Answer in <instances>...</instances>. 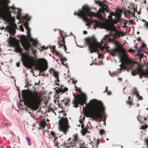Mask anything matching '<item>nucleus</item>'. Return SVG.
Wrapping results in <instances>:
<instances>
[{
    "label": "nucleus",
    "mask_w": 148,
    "mask_h": 148,
    "mask_svg": "<svg viewBox=\"0 0 148 148\" xmlns=\"http://www.w3.org/2000/svg\"><path fill=\"white\" fill-rule=\"evenodd\" d=\"M74 14L75 15H77L82 17L83 20L86 22V25L89 26V27L90 25L93 24L94 29L97 27L102 29V23L95 20H93L91 19H89L87 17L93 16L102 20V16H101L100 13L92 12L91 11V9L88 5H85L83 6L82 10H79L78 12H75Z\"/></svg>",
    "instance_id": "obj_1"
},
{
    "label": "nucleus",
    "mask_w": 148,
    "mask_h": 148,
    "mask_svg": "<svg viewBox=\"0 0 148 148\" xmlns=\"http://www.w3.org/2000/svg\"><path fill=\"white\" fill-rule=\"evenodd\" d=\"M121 57L122 59L124 60V63L120 65L127 71L129 72H131V74L133 76H135L137 74H138L139 78H142L143 76L148 78V72H144L142 71L140 64L135 62L130 59H126L125 55H123Z\"/></svg>",
    "instance_id": "obj_2"
},
{
    "label": "nucleus",
    "mask_w": 148,
    "mask_h": 148,
    "mask_svg": "<svg viewBox=\"0 0 148 148\" xmlns=\"http://www.w3.org/2000/svg\"><path fill=\"white\" fill-rule=\"evenodd\" d=\"M20 41L22 46L24 47L27 52L25 53L22 52L23 50L19 46H17L15 48L21 54V59L23 65L25 67H27L28 65L32 63L33 62V57L29 56L28 53L29 49L31 48L32 45L30 42L27 40L26 37L24 35L21 36L20 37Z\"/></svg>",
    "instance_id": "obj_3"
},
{
    "label": "nucleus",
    "mask_w": 148,
    "mask_h": 148,
    "mask_svg": "<svg viewBox=\"0 0 148 148\" xmlns=\"http://www.w3.org/2000/svg\"><path fill=\"white\" fill-rule=\"evenodd\" d=\"M24 104L32 109L36 110L39 107L41 101V96L36 91H29L26 94H23Z\"/></svg>",
    "instance_id": "obj_4"
},
{
    "label": "nucleus",
    "mask_w": 148,
    "mask_h": 148,
    "mask_svg": "<svg viewBox=\"0 0 148 148\" xmlns=\"http://www.w3.org/2000/svg\"><path fill=\"white\" fill-rule=\"evenodd\" d=\"M90 102L93 110L87 112L88 114H85L86 116H89L97 121L99 120L101 121L102 120V102L94 99L91 100Z\"/></svg>",
    "instance_id": "obj_5"
},
{
    "label": "nucleus",
    "mask_w": 148,
    "mask_h": 148,
    "mask_svg": "<svg viewBox=\"0 0 148 148\" xmlns=\"http://www.w3.org/2000/svg\"><path fill=\"white\" fill-rule=\"evenodd\" d=\"M10 1L9 0H0V16L4 20L9 21L10 18L8 12H10V9L12 10L16 8L13 6H9L8 5Z\"/></svg>",
    "instance_id": "obj_6"
},
{
    "label": "nucleus",
    "mask_w": 148,
    "mask_h": 148,
    "mask_svg": "<svg viewBox=\"0 0 148 148\" xmlns=\"http://www.w3.org/2000/svg\"><path fill=\"white\" fill-rule=\"evenodd\" d=\"M85 43L88 45V48L90 51V53L97 52V49H102V40L100 42H98L94 36L86 38L85 39Z\"/></svg>",
    "instance_id": "obj_7"
},
{
    "label": "nucleus",
    "mask_w": 148,
    "mask_h": 148,
    "mask_svg": "<svg viewBox=\"0 0 148 148\" xmlns=\"http://www.w3.org/2000/svg\"><path fill=\"white\" fill-rule=\"evenodd\" d=\"M104 27L109 31L110 34L114 37H119L121 36H123L125 35L123 32L117 30L116 27L110 23H104L102 22V28Z\"/></svg>",
    "instance_id": "obj_8"
},
{
    "label": "nucleus",
    "mask_w": 148,
    "mask_h": 148,
    "mask_svg": "<svg viewBox=\"0 0 148 148\" xmlns=\"http://www.w3.org/2000/svg\"><path fill=\"white\" fill-rule=\"evenodd\" d=\"M114 44L116 47L111 51L112 55L114 56L116 55H120V58L121 61H122L123 64L124 63V60L121 58L123 55H125L126 59H128L125 52V51L122 46L120 45L119 43L116 41L114 42Z\"/></svg>",
    "instance_id": "obj_9"
},
{
    "label": "nucleus",
    "mask_w": 148,
    "mask_h": 148,
    "mask_svg": "<svg viewBox=\"0 0 148 148\" xmlns=\"http://www.w3.org/2000/svg\"><path fill=\"white\" fill-rule=\"evenodd\" d=\"M33 62L31 64L28 65L27 67L31 66L33 65L35 66V68L36 69H38L40 72H42V73L45 71L47 68L45 67H42L41 66L47 63L46 60L44 58H38V60L35 61V59L33 58Z\"/></svg>",
    "instance_id": "obj_10"
},
{
    "label": "nucleus",
    "mask_w": 148,
    "mask_h": 148,
    "mask_svg": "<svg viewBox=\"0 0 148 148\" xmlns=\"http://www.w3.org/2000/svg\"><path fill=\"white\" fill-rule=\"evenodd\" d=\"M86 98L85 95H81L78 94L77 96H74V99L72 101V103L73 105V107L77 108L78 107L79 105L83 106V110L85 108L84 106V104L86 103Z\"/></svg>",
    "instance_id": "obj_11"
},
{
    "label": "nucleus",
    "mask_w": 148,
    "mask_h": 148,
    "mask_svg": "<svg viewBox=\"0 0 148 148\" xmlns=\"http://www.w3.org/2000/svg\"><path fill=\"white\" fill-rule=\"evenodd\" d=\"M61 118L59 120V125L60 129L63 131L65 134H66V132L68 131V129L69 128L68 125V119L62 117H59Z\"/></svg>",
    "instance_id": "obj_12"
},
{
    "label": "nucleus",
    "mask_w": 148,
    "mask_h": 148,
    "mask_svg": "<svg viewBox=\"0 0 148 148\" xmlns=\"http://www.w3.org/2000/svg\"><path fill=\"white\" fill-rule=\"evenodd\" d=\"M71 138H69L68 140V141L69 142L68 143H66L64 141L60 145V146H62L66 148H68L70 147H74L76 146V143L73 141L72 140L71 141Z\"/></svg>",
    "instance_id": "obj_13"
},
{
    "label": "nucleus",
    "mask_w": 148,
    "mask_h": 148,
    "mask_svg": "<svg viewBox=\"0 0 148 148\" xmlns=\"http://www.w3.org/2000/svg\"><path fill=\"white\" fill-rule=\"evenodd\" d=\"M107 2L106 0H103L102 1V21L104 20L103 16L105 15V13L109 12L108 6L105 4Z\"/></svg>",
    "instance_id": "obj_14"
},
{
    "label": "nucleus",
    "mask_w": 148,
    "mask_h": 148,
    "mask_svg": "<svg viewBox=\"0 0 148 148\" xmlns=\"http://www.w3.org/2000/svg\"><path fill=\"white\" fill-rule=\"evenodd\" d=\"M49 119L46 118L42 119L40 124V128L41 129L45 128L47 125H49Z\"/></svg>",
    "instance_id": "obj_15"
},
{
    "label": "nucleus",
    "mask_w": 148,
    "mask_h": 148,
    "mask_svg": "<svg viewBox=\"0 0 148 148\" xmlns=\"http://www.w3.org/2000/svg\"><path fill=\"white\" fill-rule=\"evenodd\" d=\"M68 88L66 87H64V86L61 85L59 88H58V89L56 90V92L58 95L61 93H62V94L65 92L68 91Z\"/></svg>",
    "instance_id": "obj_16"
},
{
    "label": "nucleus",
    "mask_w": 148,
    "mask_h": 148,
    "mask_svg": "<svg viewBox=\"0 0 148 148\" xmlns=\"http://www.w3.org/2000/svg\"><path fill=\"white\" fill-rule=\"evenodd\" d=\"M132 93L133 95H135L139 100L143 99V97L139 95V92L136 88H134L132 90Z\"/></svg>",
    "instance_id": "obj_17"
},
{
    "label": "nucleus",
    "mask_w": 148,
    "mask_h": 148,
    "mask_svg": "<svg viewBox=\"0 0 148 148\" xmlns=\"http://www.w3.org/2000/svg\"><path fill=\"white\" fill-rule=\"evenodd\" d=\"M61 37L62 38V40L59 42L58 45L60 46L59 48L64 46V50L66 51V46L65 45V39L63 35H61Z\"/></svg>",
    "instance_id": "obj_18"
},
{
    "label": "nucleus",
    "mask_w": 148,
    "mask_h": 148,
    "mask_svg": "<svg viewBox=\"0 0 148 148\" xmlns=\"http://www.w3.org/2000/svg\"><path fill=\"white\" fill-rule=\"evenodd\" d=\"M16 39L15 38H13L11 36L8 38V42L10 46H14L15 45V41Z\"/></svg>",
    "instance_id": "obj_19"
},
{
    "label": "nucleus",
    "mask_w": 148,
    "mask_h": 148,
    "mask_svg": "<svg viewBox=\"0 0 148 148\" xmlns=\"http://www.w3.org/2000/svg\"><path fill=\"white\" fill-rule=\"evenodd\" d=\"M105 107L102 104V120L104 122L103 124H106V119L107 117V115L105 112Z\"/></svg>",
    "instance_id": "obj_20"
},
{
    "label": "nucleus",
    "mask_w": 148,
    "mask_h": 148,
    "mask_svg": "<svg viewBox=\"0 0 148 148\" xmlns=\"http://www.w3.org/2000/svg\"><path fill=\"white\" fill-rule=\"evenodd\" d=\"M95 2L96 4L100 6L99 10L96 13H99L101 16H102V2L99 0H95Z\"/></svg>",
    "instance_id": "obj_21"
},
{
    "label": "nucleus",
    "mask_w": 148,
    "mask_h": 148,
    "mask_svg": "<svg viewBox=\"0 0 148 148\" xmlns=\"http://www.w3.org/2000/svg\"><path fill=\"white\" fill-rule=\"evenodd\" d=\"M7 29L8 30L9 32L14 33L13 34L14 35V28L13 25H11L9 26H8L7 27Z\"/></svg>",
    "instance_id": "obj_22"
},
{
    "label": "nucleus",
    "mask_w": 148,
    "mask_h": 148,
    "mask_svg": "<svg viewBox=\"0 0 148 148\" xmlns=\"http://www.w3.org/2000/svg\"><path fill=\"white\" fill-rule=\"evenodd\" d=\"M72 140L76 143L79 140L78 134H76L73 135Z\"/></svg>",
    "instance_id": "obj_23"
},
{
    "label": "nucleus",
    "mask_w": 148,
    "mask_h": 148,
    "mask_svg": "<svg viewBox=\"0 0 148 148\" xmlns=\"http://www.w3.org/2000/svg\"><path fill=\"white\" fill-rule=\"evenodd\" d=\"M62 101L65 105L68 106H69V102L70 101V100L69 98H65Z\"/></svg>",
    "instance_id": "obj_24"
},
{
    "label": "nucleus",
    "mask_w": 148,
    "mask_h": 148,
    "mask_svg": "<svg viewBox=\"0 0 148 148\" xmlns=\"http://www.w3.org/2000/svg\"><path fill=\"white\" fill-rule=\"evenodd\" d=\"M108 13H109L108 14V16L107 17H108V19L109 20H111L112 18V16L114 15V12H110V11Z\"/></svg>",
    "instance_id": "obj_25"
},
{
    "label": "nucleus",
    "mask_w": 148,
    "mask_h": 148,
    "mask_svg": "<svg viewBox=\"0 0 148 148\" xmlns=\"http://www.w3.org/2000/svg\"><path fill=\"white\" fill-rule=\"evenodd\" d=\"M50 134L51 136H52L53 137H55L56 136H57L58 135V134L57 133L53 131H51L50 132ZM58 135H59V134H58Z\"/></svg>",
    "instance_id": "obj_26"
},
{
    "label": "nucleus",
    "mask_w": 148,
    "mask_h": 148,
    "mask_svg": "<svg viewBox=\"0 0 148 148\" xmlns=\"http://www.w3.org/2000/svg\"><path fill=\"white\" fill-rule=\"evenodd\" d=\"M101 57H102V54H99L98 56V57L99 58V60H98V61L99 62L98 63L97 62L96 63V64H100V65H101L102 64V61H101L100 60H99V59H100L99 58Z\"/></svg>",
    "instance_id": "obj_27"
},
{
    "label": "nucleus",
    "mask_w": 148,
    "mask_h": 148,
    "mask_svg": "<svg viewBox=\"0 0 148 148\" xmlns=\"http://www.w3.org/2000/svg\"><path fill=\"white\" fill-rule=\"evenodd\" d=\"M23 18L25 19L27 21L30 20L31 19V17L28 15L27 14L25 15V16L23 17Z\"/></svg>",
    "instance_id": "obj_28"
},
{
    "label": "nucleus",
    "mask_w": 148,
    "mask_h": 148,
    "mask_svg": "<svg viewBox=\"0 0 148 148\" xmlns=\"http://www.w3.org/2000/svg\"><path fill=\"white\" fill-rule=\"evenodd\" d=\"M48 112H53L56 115V113L54 111V110L52 107H51L49 106L48 108Z\"/></svg>",
    "instance_id": "obj_29"
},
{
    "label": "nucleus",
    "mask_w": 148,
    "mask_h": 148,
    "mask_svg": "<svg viewBox=\"0 0 148 148\" xmlns=\"http://www.w3.org/2000/svg\"><path fill=\"white\" fill-rule=\"evenodd\" d=\"M36 51H37L36 50H35L34 49H32V53L34 55L35 58H34V59H35H35H36Z\"/></svg>",
    "instance_id": "obj_30"
},
{
    "label": "nucleus",
    "mask_w": 148,
    "mask_h": 148,
    "mask_svg": "<svg viewBox=\"0 0 148 148\" xmlns=\"http://www.w3.org/2000/svg\"><path fill=\"white\" fill-rule=\"evenodd\" d=\"M106 90L104 92H106L107 93V95H111L112 94V92L110 91H109L107 90L108 87L107 86H106Z\"/></svg>",
    "instance_id": "obj_31"
},
{
    "label": "nucleus",
    "mask_w": 148,
    "mask_h": 148,
    "mask_svg": "<svg viewBox=\"0 0 148 148\" xmlns=\"http://www.w3.org/2000/svg\"><path fill=\"white\" fill-rule=\"evenodd\" d=\"M17 10L18 11V14L16 16V18L17 19H19L20 18V16L21 15L20 11H19V9L18 8H17Z\"/></svg>",
    "instance_id": "obj_32"
},
{
    "label": "nucleus",
    "mask_w": 148,
    "mask_h": 148,
    "mask_svg": "<svg viewBox=\"0 0 148 148\" xmlns=\"http://www.w3.org/2000/svg\"><path fill=\"white\" fill-rule=\"evenodd\" d=\"M87 132V129L86 128H84L82 129V133L83 135L85 134Z\"/></svg>",
    "instance_id": "obj_33"
},
{
    "label": "nucleus",
    "mask_w": 148,
    "mask_h": 148,
    "mask_svg": "<svg viewBox=\"0 0 148 148\" xmlns=\"http://www.w3.org/2000/svg\"><path fill=\"white\" fill-rule=\"evenodd\" d=\"M53 76L56 78L58 77V73L57 71H55L53 74Z\"/></svg>",
    "instance_id": "obj_34"
},
{
    "label": "nucleus",
    "mask_w": 148,
    "mask_h": 148,
    "mask_svg": "<svg viewBox=\"0 0 148 148\" xmlns=\"http://www.w3.org/2000/svg\"><path fill=\"white\" fill-rule=\"evenodd\" d=\"M54 144V146H56L57 147H59V143L58 141H56L55 142V143L53 142Z\"/></svg>",
    "instance_id": "obj_35"
},
{
    "label": "nucleus",
    "mask_w": 148,
    "mask_h": 148,
    "mask_svg": "<svg viewBox=\"0 0 148 148\" xmlns=\"http://www.w3.org/2000/svg\"><path fill=\"white\" fill-rule=\"evenodd\" d=\"M56 71L53 68H51L49 70V73L50 74H53Z\"/></svg>",
    "instance_id": "obj_36"
},
{
    "label": "nucleus",
    "mask_w": 148,
    "mask_h": 148,
    "mask_svg": "<svg viewBox=\"0 0 148 148\" xmlns=\"http://www.w3.org/2000/svg\"><path fill=\"white\" fill-rule=\"evenodd\" d=\"M24 26L25 27V28L27 30L30 29V28L29 27L27 23H24Z\"/></svg>",
    "instance_id": "obj_37"
},
{
    "label": "nucleus",
    "mask_w": 148,
    "mask_h": 148,
    "mask_svg": "<svg viewBox=\"0 0 148 148\" xmlns=\"http://www.w3.org/2000/svg\"><path fill=\"white\" fill-rule=\"evenodd\" d=\"M126 103L127 104L130 105V106H131V105L132 104V102L131 101H127L126 102Z\"/></svg>",
    "instance_id": "obj_38"
},
{
    "label": "nucleus",
    "mask_w": 148,
    "mask_h": 148,
    "mask_svg": "<svg viewBox=\"0 0 148 148\" xmlns=\"http://www.w3.org/2000/svg\"><path fill=\"white\" fill-rule=\"evenodd\" d=\"M26 138L27 140L28 145H31V143L30 140V138L27 137H26Z\"/></svg>",
    "instance_id": "obj_39"
},
{
    "label": "nucleus",
    "mask_w": 148,
    "mask_h": 148,
    "mask_svg": "<svg viewBox=\"0 0 148 148\" xmlns=\"http://www.w3.org/2000/svg\"><path fill=\"white\" fill-rule=\"evenodd\" d=\"M106 47V44H105L104 42L103 41V40H102V50H103Z\"/></svg>",
    "instance_id": "obj_40"
},
{
    "label": "nucleus",
    "mask_w": 148,
    "mask_h": 148,
    "mask_svg": "<svg viewBox=\"0 0 148 148\" xmlns=\"http://www.w3.org/2000/svg\"><path fill=\"white\" fill-rule=\"evenodd\" d=\"M31 41L33 42L34 45H35L37 44L36 41L34 40L33 38L31 39Z\"/></svg>",
    "instance_id": "obj_41"
},
{
    "label": "nucleus",
    "mask_w": 148,
    "mask_h": 148,
    "mask_svg": "<svg viewBox=\"0 0 148 148\" xmlns=\"http://www.w3.org/2000/svg\"><path fill=\"white\" fill-rule=\"evenodd\" d=\"M27 36L28 37H30V29L29 30H27Z\"/></svg>",
    "instance_id": "obj_42"
},
{
    "label": "nucleus",
    "mask_w": 148,
    "mask_h": 148,
    "mask_svg": "<svg viewBox=\"0 0 148 148\" xmlns=\"http://www.w3.org/2000/svg\"><path fill=\"white\" fill-rule=\"evenodd\" d=\"M148 125H142L141 126V128L143 129H145L147 127Z\"/></svg>",
    "instance_id": "obj_43"
},
{
    "label": "nucleus",
    "mask_w": 148,
    "mask_h": 148,
    "mask_svg": "<svg viewBox=\"0 0 148 148\" xmlns=\"http://www.w3.org/2000/svg\"><path fill=\"white\" fill-rule=\"evenodd\" d=\"M143 55L142 54H140L138 55V58L139 59V62H140L141 59L143 58Z\"/></svg>",
    "instance_id": "obj_44"
},
{
    "label": "nucleus",
    "mask_w": 148,
    "mask_h": 148,
    "mask_svg": "<svg viewBox=\"0 0 148 148\" xmlns=\"http://www.w3.org/2000/svg\"><path fill=\"white\" fill-rule=\"evenodd\" d=\"M143 21H145V24L144 26L148 28V22H145L144 20H143Z\"/></svg>",
    "instance_id": "obj_45"
},
{
    "label": "nucleus",
    "mask_w": 148,
    "mask_h": 148,
    "mask_svg": "<svg viewBox=\"0 0 148 148\" xmlns=\"http://www.w3.org/2000/svg\"><path fill=\"white\" fill-rule=\"evenodd\" d=\"M58 136H56L55 137H54V139L53 140V141L55 143V142L56 141H57V140L58 139Z\"/></svg>",
    "instance_id": "obj_46"
},
{
    "label": "nucleus",
    "mask_w": 148,
    "mask_h": 148,
    "mask_svg": "<svg viewBox=\"0 0 148 148\" xmlns=\"http://www.w3.org/2000/svg\"><path fill=\"white\" fill-rule=\"evenodd\" d=\"M62 61H66L67 60V59L64 57L62 58H61Z\"/></svg>",
    "instance_id": "obj_47"
},
{
    "label": "nucleus",
    "mask_w": 148,
    "mask_h": 148,
    "mask_svg": "<svg viewBox=\"0 0 148 148\" xmlns=\"http://www.w3.org/2000/svg\"><path fill=\"white\" fill-rule=\"evenodd\" d=\"M72 80H73L72 83L75 84L77 82V80H74V79H72Z\"/></svg>",
    "instance_id": "obj_48"
},
{
    "label": "nucleus",
    "mask_w": 148,
    "mask_h": 148,
    "mask_svg": "<svg viewBox=\"0 0 148 148\" xmlns=\"http://www.w3.org/2000/svg\"><path fill=\"white\" fill-rule=\"evenodd\" d=\"M41 48H42V49H47L48 48L47 47H46L45 46L43 45Z\"/></svg>",
    "instance_id": "obj_49"
},
{
    "label": "nucleus",
    "mask_w": 148,
    "mask_h": 148,
    "mask_svg": "<svg viewBox=\"0 0 148 148\" xmlns=\"http://www.w3.org/2000/svg\"><path fill=\"white\" fill-rule=\"evenodd\" d=\"M145 142L147 144L148 148V138L145 140Z\"/></svg>",
    "instance_id": "obj_50"
},
{
    "label": "nucleus",
    "mask_w": 148,
    "mask_h": 148,
    "mask_svg": "<svg viewBox=\"0 0 148 148\" xmlns=\"http://www.w3.org/2000/svg\"><path fill=\"white\" fill-rule=\"evenodd\" d=\"M95 143L97 145L99 144V143L98 139L97 140L95 141Z\"/></svg>",
    "instance_id": "obj_51"
},
{
    "label": "nucleus",
    "mask_w": 148,
    "mask_h": 148,
    "mask_svg": "<svg viewBox=\"0 0 148 148\" xmlns=\"http://www.w3.org/2000/svg\"><path fill=\"white\" fill-rule=\"evenodd\" d=\"M16 65L17 67H19L20 65V63L19 62H17L16 63Z\"/></svg>",
    "instance_id": "obj_52"
},
{
    "label": "nucleus",
    "mask_w": 148,
    "mask_h": 148,
    "mask_svg": "<svg viewBox=\"0 0 148 148\" xmlns=\"http://www.w3.org/2000/svg\"><path fill=\"white\" fill-rule=\"evenodd\" d=\"M61 64H63L64 66H66V63H65H65L64 62V61H62Z\"/></svg>",
    "instance_id": "obj_53"
},
{
    "label": "nucleus",
    "mask_w": 148,
    "mask_h": 148,
    "mask_svg": "<svg viewBox=\"0 0 148 148\" xmlns=\"http://www.w3.org/2000/svg\"><path fill=\"white\" fill-rule=\"evenodd\" d=\"M128 51L130 52H133V50L132 49H130Z\"/></svg>",
    "instance_id": "obj_54"
},
{
    "label": "nucleus",
    "mask_w": 148,
    "mask_h": 148,
    "mask_svg": "<svg viewBox=\"0 0 148 148\" xmlns=\"http://www.w3.org/2000/svg\"><path fill=\"white\" fill-rule=\"evenodd\" d=\"M21 30L23 32L24 31V28L22 27H20Z\"/></svg>",
    "instance_id": "obj_55"
},
{
    "label": "nucleus",
    "mask_w": 148,
    "mask_h": 148,
    "mask_svg": "<svg viewBox=\"0 0 148 148\" xmlns=\"http://www.w3.org/2000/svg\"><path fill=\"white\" fill-rule=\"evenodd\" d=\"M146 45L145 44H143L142 45V47H145L146 46Z\"/></svg>",
    "instance_id": "obj_56"
},
{
    "label": "nucleus",
    "mask_w": 148,
    "mask_h": 148,
    "mask_svg": "<svg viewBox=\"0 0 148 148\" xmlns=\"http://www.w3.org/2000/svg\"><path fill=\"white\" fill-rule=\"evenodd\" d=\"M137 41H140L141 40V38L140 37H138L137 39Z\"/></svg>",
    "instance_id": "obj_57"
},
{
    "label": "nucleus",
    "mask_w": 148,
    "mask_h": 148,
    "mask_svg": "<svg viewBox=\"0 0 148 148\" xmlns=\"http://www.w3.org/2000/svg\"><path fill=\"white\" fill-rule=\"evenodd\" d=\"M87 33V32L86 31H83V34H86Z\"/></svg>",
    "instance_id": "obj_58"
},
{
    "label": "nucleus",
    "mask_w": 148,
    "mask_h": 148,
    "mask_svg": "<svg viewBox=\"0 0 148 148\" xmlns=\"http://www.w3.org/2000/svg\"><path fill=\"white\" fill-rule=\"evenodd\" d=\"M99 132L100 134L102 135V129H101L99 130Z\"/></svg>",
    "instance_id": "obj_59"
},
{
    "label": "nucleus",
    "mask_w": 148,
    "mask_h": 148,
    "mask_svg": "<svg viewBox=\"0 0 148 148\" xmlns=\"http://www.w3.org/2000/svg\"><path fill=\"white\" fill-rule=\"evenodd\" d=\"M81 127L82 129H83L84 128V124H82L81 125Z\"/></svg>",
    "instance_id": "obj_60"
},
{
    "label": "nucleus",
    "mask_w": 148,
    "mask_h": 148,
    "mask_svg": "<svg viewBox=\"0 0 148 148\" xmlns=\"http://www.w3.org/2000/svg\"><path fill=\"white\" fill-rule=\"evenodd\" d=\"M56 78H57V81L58 82H60V80L59 79V77H56Z\"/></svg>",
    "instance_id": "obj_61"
},
{
    "label": "nucleus",
    "mask_w": 148,
    "mask_h": 148,
    "mask_svg": "<svg viewBox=\"0 0 148 148\" xmlns=\"http://www.w3.org/2000/svg\"><path fill=\"white\" fill-rule=\"evenodd\" d=\"M118 80L119 81H122V79H121V78H120V77H119V78H118Z\"/></svg>",
    "instance_id": "obj_62"
},
{
    "label": "nucleus",
    "mask_w": 148,
    "mask_h": 148,
    "mask_svg": "<svg viewBox=\"0 0 148 148\" xmlns=\"http://www.w3.org/2000/svg\"><path fill=\"white\" fill-rule=\"evenodd\" d=\"M52 49H53V51H55V47H52Z\"/></svg>",
    "instance_id": "obj_63"
},
{
    "label": "nucleus",
    "mask_w": 148,
    "mask_h": 148,
    "mask_svg": "<svg viewBox=\"0 0 148 148\" xmlns=\"http://www.w3.org/2000/svg\"><path fill=\"white\" fill-rule=\"evenodd\" d=\"M102 135H103L104 134V133L105 132L104 130H103V129H102Z\"/></svg>",
    "instance_id": "obj_64"
}]
</instances>
